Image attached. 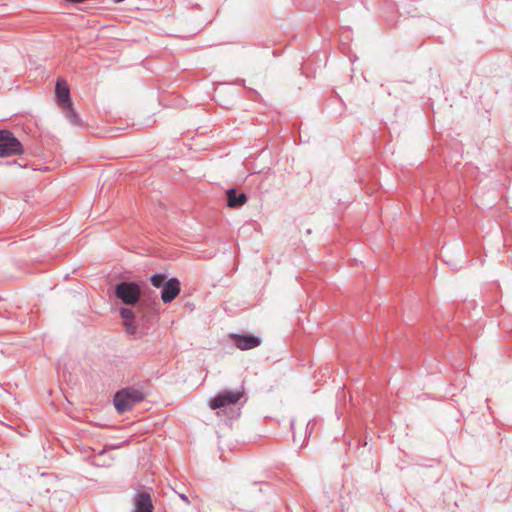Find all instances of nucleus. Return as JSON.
<instances>
[{
	"label": "nucleus",
	"mask_w": 512,
	"mask_h": 512,
	"mask_svg": "<svg viewBox=\"0 0 512 512\" xmlns=\"http://www.w3.org/2000/svg\"><path fill=\"white\" fill-rule=\"evenodd\" d=\"M150 282L154 287L162 288L167 282V280L164 274L157 273L150 276Z\"/></svg>",
	"instance_id": "obj_12"
},
{
	"label": "nucleus",
	"mask_w": 512,
	"mask_h": 512,
	"mask_svg": "<svg viewBox=\"0 0 512 512\" xmlns=\"http://www.w3.org/2000/svg\"><path fill=\"white\" fill-rule=\"evenodd\" d=\"M241 397V391L223 390L209 401V407L214 410L230 404H236Z\"/></svg>",
	"instance_id": "obj_5"
},
{
	"label": "nucleus",
	"mask_w": 512,
	"mask_h": 512,
	"mask_svg": "<svg viewBox=\"0 0 512 512\" xmlns=\"http://www.w3.org/2000/svg\"><path fill=\"white\" fill-rule=\"evenodd\" d=\"M230 337L236 347L240 350H250L258 347L261 344V340L258 337L252 335L232 334Z\"/></svg>",
	"instance_id": "obj_6"
},
{
	"label": "nucleus",
	"mask_w": 512,
	"mask_h": 512,
	"mask_svg": "<svg viewBox=\"0 0 512 512\" xmlns=\"http://www.w3.org/2000/svg\"><path fill=\"white\" fill-rule=\"evenodd\" d=\"M56 98L63 107L71 104L70 89L66 82L57 80L55 87Z\"/></svg>",
	"instance_id": "obj_9"
},
{
	"label": "nucleus",
	"mask_w": 512,
	"mask_h": 512,
	"mask_svg": "<svg viewBox=\"0 0 512 512\" xmlns=\"http://www.w3.org/2000/svg\"><path fill=\"white\" fill-rule=\"evenodd\" d=\"M180 293V281L177 278H170L161 288V299L164 303L172 302Z\"/></svg>",
	"instance_id": "obj_7"
},
{
	"label": "nucleus",
	"mask_w": 512,
	"mask_h": 512,
	"mask_svg": "<svg viewBox=\"0 0 512 512\" xmlns=\"http://www.w3.org/2000/svg\"><path fill=\"white\" fill-rule=\"evenodd\" d=\"M133 512H153V503L148 492H138L134 495Z\"/></svg>",
	"instance_id": "obj_8"
},
{
	"label": "nucleus",
	"mask_w": 512,
	"mask_h": 512,
	"mask_svg": "<svg viewBox=\"0 0 512 512\" xmlns=\"http://www.w3.org/2000/svg\"><path fill=\"white\" fill-rule=\"evenodd\" d=\"M146 393L140 387H126L114 395V406L118 413L123 414L145 399Z\"/></svg>",
	"instance_id": "obj_1"
},
{
	"label": "nucleus",
	"mask_w": 512,
	"mask_h": 512,
	"mask_svg": "<svg viewBox=\"0 0 512 512\" xmlns=\"http://www.w3.org/2000/svg\"><path fill=\"white\" fill-rule=\"evenodd\" d=\"M310 424H311V422H310V421H308V422H307V427H306V429H308V428H309Z\"/></svg>",
	"instance_id": "obj_15"
},
{
	"label": "nucleus",
	"mask_w": 512,
	"mask_h": 512,
	"mask_svg": "<svg viewBox=\"0 0 512 512\" xmlns=\"http://www.w3.org/2000/svg\"><path fill=\"white\" fill-rule=\"evenodd\" d=\"M115 296L126 305H135L141 295L140 287L135 282L122 281L114 287Z\"/></svg>",
	"instance_id": "obj_2"
},
{
	"label": "nucleus",
	"mask_w": 512,
	"mask_h": 512,
	"mask_svg": "<svg viewBox=\"0 0 512 512\" xmlns=\"http://www.w3.org/2000/svg\"><path fill=\"white\" fill-rule=\"evenodd\" d=\"M290 426H291V429H293V428H294V420H291V422H290Z\"/></svg>",
	"instance_id": "obj_14"
},
{
	"label": "nucleus",
	"mask_w": 512,
	"mask_h": 512,
	"mask_svg": "<svg viewBox=\"0 0 512 512\" xmlns=\"http://www.w3.org/2000/svg\"><path fill=\"white\" fill-rule=\"evenodd\" d=\"M226 194L227 205L230 208H239L243 206L248 200V197L245 193L238 194L234 188L227 190Z\"/></svg>",
	"instance_id": "obj_10"
},
{
	"label": "nucleus",
	"mask_w": 512,
	"mask_h": 512,
	"mask_svg": "<svg viewBox=\"0 0 512 512\" xmlns=\"http://www.w3.org/2000/svg\"><path fill=\"white\" fill-rule=\"evenodd\" d=\"M178 496L180 497L181 500H183L185 502V504H187V505L190 504V500L187 497V495H185L184 493H178Z\"/></svg>",
	"instance_id": "obj_13"
},
{
	"label": "nucleus",
	"mask_w": 512,
	"mask_h": 512,
	"mask_svg": "<svg viewBox=\"0 0 512 512\" xmlns=\"http://www.w3.org/2000/svg\"><path fill=\"white\" fill-rule=\"evenodd\" d=\"M293 441L296 442V435H295V433L293 434Z\"/></svg>",
	"instance_id": "obj_16"
},
{
	"label": "nucleus",
	"mask_w": 512,
	"mask_h": 512,
	"mask_svg": "<svg viewBox=\"0 0 512 512\" xmlns=\"http://www.w3.org/2000/svg\"><path fill=\"white\" fill-rule=\"evenodd\" d=\"M63 109H64L65 118L71 124H73V125H80L81 124V121H80V118H79L78 114L76 113V111L72 107V103L69 104V105L64 106Z\"/></svg>",
	"instance_id": "obj_11"
},
{
	"label": "nucleus",
	"mask_w": 512,
	"mask_h": 512,
	"mask_svg": "<svg viewBox=\"0 0 512 512\" xmlns=\"http://www.w3.org/2000/svg\"><path fill=\"white\" fill-rule=\"evenodd\" d=\"M23 153L22 143L9 130H0V157Z\"/></svg>",
	"instance_id": "obj_3"
},
{
	"label": "nucleus",
	"mask_w": 512,
	"mask_h": 512,
	"mask_svg": "<svg viewBox=\"0 0 512 512\" xmlns=\"http://www.w3.org/2000/svg\"><path fill=\"white\" fill-rule=\"evenodd\" d=\"M120 315L123 318V325L125 327L126 333L134 336L135 338H141L144 336V332H140L138 335V326L137 323L142 318L140 310L137 308L136 310L131 308H121Z\"/></svg>",
	"instance_id": "obj_4"
}]
</instances>
